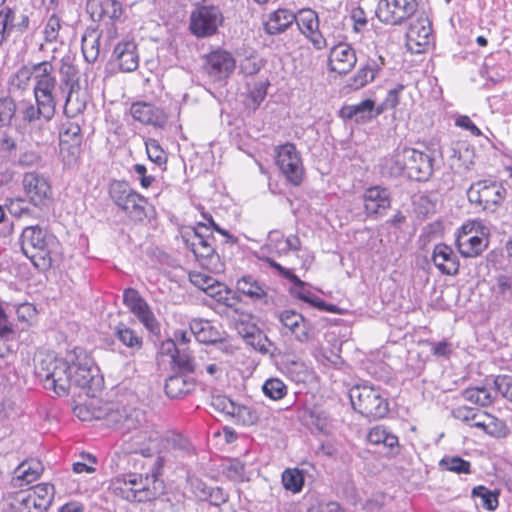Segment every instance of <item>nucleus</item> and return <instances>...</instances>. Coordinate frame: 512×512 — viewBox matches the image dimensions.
Listing matches in <instances>:
<instances>
[{"mask_svg": "<svg viewBox=\"0 0 512 512\" xmlns=\"http://www.w3.org/2000/svg\"><path fill=\"white\" fill-rule=\"evenodd\" d=\"M148 158L155 164L161 166L166 163L167 156L157 140L149 138L145 141Z\"/></svg>", "mask_w": 512, "mask_h": 512, "instance_id": "13d9d810", "label": "nucleus"}, {"mask_svg": "<svg viewBox=\"0 0 512 512\" xmlns=\"http://www.w3.org/2000/svg\"><path fill=\"white\" fill-rule=\"evenodd\" d=\"M130 311L149 331L154 332L158 328V322L146 300L133 307Z\"/></svg>", "mask_w": 512, "mask_h": 512, "instance_id": "49530a36", "label": "nucleus"}, {"mask_svg": "<svg viewBox=\"0 0 512 512\" xmlns=\"http://www.w3.org/2000/svg\"><path fill=\"white\" fill-rule=\"evenodd\" d=\"M14 11L5 7L0 11V46L8 38L11 29L14 27Z\"/></svg>", "mask_w": 512, "mask_h": 512, "instance_id": "4d7b16f0", "label": "nucleus"}, {"mask_svg": "<svg viewBox=\"0 0 512 512\" xmlns=\"http://www.w3.org/2000/svg\"><path fill=\"white\" fill-rule=\"evenodd\" d=\"M486 422H482L481 429H483L486 433L495 436V437H505L509 430L506 423L495 416L491 415L490 417H485Z\"/></svg>", "mask_w": 512, "mask_h": 512, "instance_id": "5fc2aeb1", "label": "nucleus"}, {"mask_svg": "<svg viewBox=\"0 0 512 512\" xmlns=\"http://www.w3.org/2000/svg\"><path fill=\"white\" fill-rule=\"evenodd\" d=\"M282 325V334L291 335L300 343H307L313 338V328L302 314L294 310H284L278 315Z\"/></svg>", "mask_w": 512, "mask_h": 512, "instance_id": "aec40b11", "label": "nucleus"}, {"mask_svg": "<svg viewBox=\"0 0 512 512\" xmlns=\"http://www.w3.org/2000/svg\"><path fill=\"white\" fill-rule=\"evenodd\" d=\"M439 466L443 470L454 472L457 474H469L471 472V464L469 461L458 456H447L441 459Z\"/></svg>", "mask_w": 512, "mask_h": 512, "instance_id": "3c124183", "label": "nucleus"}, {"mask_svg": "<svg viewBox=\"0 0 512 512\" xmlns=\"http://www.w3.org/2000/svg\"><path fill=\"white\" fill-rule=\"evenodd\" d=\"M27 491L39 503L44 511H46L52 503L54 496V487L48 483H41L30 487Z\"/></svg>", "mask_w": 512, "mask_h": 512, "instance_id": "a18cd8bd", "label": "nucleus"}, {"mask_svg": "<svg viewBox=\"0 0 512 512\" xmlns=\"http://www.w3.org/2000/svg\"><path fill=\"white\" fill-rule=\"evenodd\" d=\"M467 197L471 203L483 209L494 210L504 201L506 189L497 181L480 180L468 188Z\"/></svg>", "mask_w": 512, "mask_h": 512, "instance_id": "4468645a", "label": "nucleus"}, {"mask_svg": "<svg viewBox=\"0 0 512 512\" xmlns=\"http://www.w3.org/2000/svg\"><path fill=\"white\" fill-rule=\"evenodd\" d=\"M451 165L459 168L469 169L474 163L475 151L467 141H456L448 148Z\"/></svg>", "mask_w": 512, "mask_h": 512, "instance_id": "c85d7f7f", "label": "nucleus"}, {"mask_svg": "<svg viewBox=\"0 0 512 512\" xmlns=\"http://www.w3.org/2000/svg\"><path fill=\"white\" fill-rule=\"evenodd\" d=\"M354 106L356 112L355 121L357 123H366L373 118L374 101L366 99Z\"/></svg>", "mask_w": 512, "mask_h": 512, "instance_id": "69168bd1", "label": "nucleus"}, {"mask_svg": "<svg viewBox=\"0 0 512 512\" xmlns=\"http://www.w3.org/2000/svg\"><path fill=\"white\" fill-rule=\"evenodd\" d=\"M357 63L354 48L348 43H339L330 49L328 65L330 71L347 74Z\"/></svg>", "mask_w": 512, "mask_h": 512, "instance_id": "5701e85b", "label": "nucleus"}, {"mask_svg": "<svg viewBox=\"0 0 512 512\" xmlns=\"http://www.w3.org/2000/svg\"><path fill=\"white\" fill-rule=\"evenodd\" d=\"M498 392L495 391L494 384L491 387L477 386L465 389L462 396L466 401L485 407L493 403Z\"/></svg>", "mask_w": 512, "mask_h": 512, "instance_id": "e433bc0d", "label": "nucleus"}, {"mask_svg": "<svg viewBox=\"0 0 512 512\" xmlns=\"http://www.w3.org/2000/svg\"><path fill=\"white\" fill-rule=\"evenodd\" d=\"M22 188L28 202L36 208L43 209L52 201V188L49 180L37 172H27L22 178Z\"/></svg>", "mask_w": 512, "mask_h": 512, "instance_id": "dca6fc26", "label": "nucleus"}, {"mask_svg": "<svg viewBox=\"0 0 512 512\" xmlns=\"http://www.w3.org/2000/svg\"><path fill=\"white\" fill-rule=\"evenodd\" d=\"M115 338L131 353H135L142 349L143 338L133 329L128 327L125 323L119 322L113 328Z\"/></svg>", "mask_w": 512, "mask_h": 512, "instance_id": "473e14b6", "label": "nucleus"}, {"mask_svg": "<svg viewBox=\"0 0 512 512\" xmlns=\"http://www.w3.org/2000/svg\"><path fill=\"white\" fill-rule=\"evenodd\" d=\"M134 120L154 127L162 128L167 123V115L163 109L147 102H135L130 107Z\"/></svg>", "mask_w": 512, "mask_h": 512, "instance_id": "b1692460", "label": "nucleus"}, {"mask_svg": "<svg viewBox=\"0 0 512 512\" xmlns=\"http://www.w3.org/2000/svg\"><path fill=\"white\" fill-rule=\"evenodd\" d=\"M262 391L266 397L277 401L283 399L287 395L288 388L281 379L269 378L264 382Z\"/></svg>", "mask_w": 512, "mask_h": 512, "instance_id": "09e8293b", "label": "nucleus"}, {"mask_svg": "<svg viewBox=\"0 0 512 512\" xmlns=\"http://www.w3.org/2000/svg\"><path fill=\"white\" fill-rule=\"evenodd\" d=\"M100 38L101 35L97 30H87L82 36L81 49L84 59L88 63H94L100 56Z\"/></svg>", "mask_w": 512, "mask_h": 512, "instance_id": "ea45409f", "label": "nucleus"}, {"mask_svg": "<svg viewBox=\"0 0 512 512\" xmlns=\"http://www.w3.org/2000/svg\"><path fill=\"white\" fill-rule=\"evenodd\" d=\"M59 82L72 96V93L79 87L78 69L70 56H65L60 61Z\"/></svg>", "mask_w": 512, "mask_h": 512, "instance_id": "2f4dec72", "label": "nucleus"}, {"mask_svg": "<svg viewBox=\"0 0 512 512\" xmlns=\"http://www.w3.org/2000/svg\"><path fill=\"white\" fill-rule=\"evenodd\" d=\"M161 471L153 465L151 474L128 473L114 478L113 494L129 502H148L164 494L165 484L159 478Z\"/></svg>", "mask_w": 512, "mask_h": 512, "instance_id": "f03ea898", "label": "nucleus"}, {"mask_svg": "<svg viewBox=\"0 0 512 512\" xmlns=\"http://www.w3.org/2000/svg\"><path fill=\"white\" fill-rule=\"evenodd\" d=\"M418 0H379L376 16L388 25H400L417 11Z\"/></svg>", "mask_w": 512, "mask_h": 512, "instance_id": "2eb2a0df", "label": "nucleus"}, {"mask_svg": "<svg viewBox=\"0 0 512 512\" xmlns=\"http://www.w3.org/2000/svg\"><path fill=\"white\" fill-rule=\"evenodd\" d=\"M55 110L43 102L35 101V104L27 103L21 110L24 122L29 124H47L54 117Z\"/></svg>", "mask_w": 512, "mask_h": 512, "instance_id": "c756f323", "label": "nucleus"}, {"mask_svg": "<svg viewBox=\"0 0 512 512\" xmlns=\"http://www.w3.org/2000/svg\"><path fill=\"white\" fill-rule=\"evenodd\" d=\"M364 211L368 217H377L386 214L391 206V194L387 188L372 186L363 194Z\"/></svg>", "mask_w": 512, "mask_h": 512, "instance_id": "4be33fe9", "label": "nucleus"}, {"mask_svg": "<svg viewBox=\"0 0 512 512\" xmlns=\"http://www.w3.org/2000/svg\"><path fill=\"white\" fill-rule=\"evenodd\" d=\"M223 17L220 10L213 6H203L194 11L190 18V30L197 37L213 35Z\"/></svg>", "mask_w": 512, "mask_h": 512, "instance_id": "6ab92c4d", "label": "nucleus"}, {"mask_svg": "<svg viewBox=\"0 0 512 512\" xmlns=\"http://www.w3.org/2000/svg\"><path fill=\"white\" fill-rule=\"evenodd\" d=\"M262 66V59L257 54H250L244 57L239 63V69L245 75L258 73Z\"/></svg>", "mask_w": 512, "mask_h": 512, "instance_id": "052dcab7", "label": "nucleus"}, {"mask_svg": "<svg viewBox=\"0 0 512 512\" xmlns=\"http://www.w3.org/2000/svg\"><path fill=\"white\" fill-rule=\"evenodd\" d=\"M494 302L504 306L512 301V274H500L492 286Z\"/></svg>", "mask_w": 512, "mask_h": 512, "instance_id": "4c0bfd02", "label": "nucleus"}, {"mask_svg": "<svg viewBox=\"0 0 512 512\" xmlns=\"http://www.w3.org/2000/svg\"><path fill=\"white\" fill-rule=\"evenodd\" d=\"M42 61L34 63L31 66L23 65L14 74L10 76L9 86L11 91H25L30 86V81H35V71Z\"/></svg>", "mask_w": 512, "mask_h": 512, "instance_id": "58836bf2", "label": "nucleus"}, {"mask_svg": "<svg viewBox=\"0 0 512 512\" xmlns=\"http://www.w3.org/2000/svg\"><path fill=\"white\" fill-rule=\"evenodd\" d=\"M74 351L66 358H58L53 354H46L36 365V373L42 380L46 389L63 395L71 388L72 371L75 369L73 360Z\"/></svg>", "mask_w": 512, "mask_h": 512, "instance_id": "423d86ee", "label": "nucleus"}, {"mask_svg": "<svg viewBox=\"0 0 512 512\" xmlns=\"http://www.w3.org/2000/svg\"><path fill=\"white\" fill-rule=\"evenodd\" d=\"M403 89V85H397L395 88L389 90L383 102L377 107L375 115H379L385 110L395 108L399 103L400 93Z\"/></svg>", "mask_w": 512, "mask_h": 512, "instance_id": "e2e57ef3", "label": "nucleus"}, {"mask_svg": "<svg viewBox=\"0 0 512 512\" xmlns=\"http://www.w3.org/2000/svg\"><path fill=\"white\" fill-rule=\"evenodd\" d=\"M107 423L123 434L125 453L152 457L159 446L160 433L148 423L146 413L135 407H116L106 416Z\"/></svg>", "mask_w": 512, "mask_h": 512, "instance_id": "f257e3e1", "label": "nucleus"}, {"mask_svg": "<svg viewBox=\"0 0 512 512\" xmlns=\"http://www.w3.org/2000/svg\"><path fill=\"white\" fill-rule=\"evenodd\" d=\"M41 471L42 467L39 462H24L15 469L12 484L14 487L19 488L29 485L39 478Z\"/></svg>", "mask_w": 512, "mask_h": 512, "instance_id": "f704fd0d", "label": "nucleus"}, {"mask_svg": "<svg viewBox=\"0 0 512 512\" xmlns=\"http://www.w3.org/2000/svg\"><path fill=\"white\" fill-rule=\"evenodd\" d=\"M206 228L205 225H199L194 230L193 235L186 239V246L193 252L200 264L212 273H222L224 263L220 260L213 246L214 238L210 235H204L200 229Z\"/></svg>", "mask_w": 512, "mask_h": 512, "instance_id": "9d476101", "label": "nucleus"}, {"mask_svg": "<svg viewBox=\"0 0 512 512\" xmlns=\"http://www.w3.org/2000/svg\"><path fill=\"white\" fill-rule=\"evenodd\" d=\"M271 268L275 269L280 276L292 282L290 293L293 297L311 304L314 307L324 308L325 303L309 290L307 284L296 276L292 270L287 269L271 257L263 259Z\"/></svg>", "mask_w": 512, "mask_h": 512, "instance_id": "a211bd4d", "label": "nucleus"}, {"mask_svg": "<svg viewBox=\"0 0 512 512\" xmlns=\"http://www.w3.org/2000/svg\"><path fill=\"white\" fill-rule=\"evenodd\" d=\"M112 59L118 65L120 71H135L139 66V57L135 42L131 39L120 41L114 48Z\"/></svg>", "mask_w": 512, "mask_h": 512, "instance_id": "393cba45", "label": "nucleus"}, {"mask_svg": "<svg viewBox=\"0 0 512 512\" xmlns=\"http://www.w3.org/2000/svg\"><path fill=\"white\" fill-rule=\"evenodd\" d=\"M432 29L428 19L420 18L412 23L407 32V39L418 46H424L429 43V37Z\"/></svg>", "mask_w": 512, "mask_h": 512, "instance_id": "79ce46f5", "label": "nucleus"}, {"mask_svg": "<svg viewBox=\"0 0 512 512\" xmlns=\"http://www.w3.org/2000/svg\"><path fill=\"white\" fill-rule=\"evenodd\" d=\"M349 397L354 410L367 418H384L389 412V402L379 387L355 385L350 389Z\"/></svg>", "mask_w": 512, "mask_h": 512, "instance_id": "6e6552de", "label": "nucleus"}, {"mask_svg": "<svg viewBox=\"0 0 512 512\" xmlns=\"http://www.w3.org/2000/svg\"><path fill=\"white\" fill-rule=\"evenodd\" d=\"M19 243L23 254L38 269H48L52 264L51 253L57 245L56 238L39 225L26 226Z\"/></svg>", "mask_w": 512, "mask_h": 512, "instance_id": "39448f33", "label": "nucleus"}, {"mask_svg": "<svg viewBox=\"0 0 512 512\" xmlns=\"http://www.w3.org/2000/svg\"><path fill=\"white\" fill-rule=\"evenodd\" d=\"M81 461L74 462L72 470L76 474H91L96 471V458L91 454H81Z\"/></svg>", "mask_w": 512, "mask_h": 512, "instance_id": "680f3d73", "label": "nucleus"}, {"mask_svg": "<svg viewBox=\"0 0 512 512\" xmlns=\"http://www.w3.org/2000/svg\"><path fill=\"white\" fill-rule=\"evenodd\" d=\"M82 142L81 128L76 123L63 124L60 131L61 150H71L72 154L79 151Z\"/></svg>", "mask_w": 512, "mask_h": 512, "instance_id": "c9c22d12", "label": "nucleus"}, {"mask_svg": "<svg viewBox=\"0 0 512 512\" xmlns=\"http://www.w3.org/2000/svg\"><path fill=\"white\" fill-rule=\"evenodd\" d=\"M113 203L133 222L142 223L148 218V200L135 191L128 182L113 180L109 185Z\"/></svg>", "mask_w": 512, "mask_h": 512, "instance_id": "0eeeda50", "label": "nucleus"}, {"mask_svg": "<svg viewBox=\"0 0 512 512\" xmlns=\"http://www.w3.org/2000/svg\"><path fill=\"white\" fill-rule=\"evenodd\" d=\"M172 359L181 372L192 373L198 368V364L186 347H181L176 354H172Z\"/></svg>", "mask_w": 512, "mask_h": 512, "instance_id": "8fccbe9b", "label": "nucleus"}, {"mask_svg": "<svg viewBox=\"0 0 512 512\" xmlns=\"http://www.w3.org/2000/svg\"><path fill=\"white\" fill-rule=\"evenodd\" d=\"M192 378L184 374L170 376L165 382V392L169 398H180L194 389Z\"/></svg>", "mask_w": 512, "mask_h": 512, "instance_id": "72a5a7b5", "label": "nucleus"}, {"mask_svg": "<svg viewBox=\"0 0 512 512\" xmlns=\"http://www.w3.org/2000/svg\"><path fill=\"white\" fill-rule=\"evenodd\" d=\"M203 68L212 81L224 82L233 74L236 60L230 52L217 49L205 56Z\"/></svg>", "mask_w": 512, "mask_h": 512, "instance_id": "f3484780", "label": "nucleus"}, {"mask_svg": "<svg viewBox=\"0 0 512 512\" xmlns=\"http://www.w3.org/2000/svg\"><path fill=\"white\" fill-rule=\"evenodd\" d=\"M71 387L79 388L88 397H96L101 391L102 379L95 375L93 360L82 349H75Z\"/></svg>", "mask_w": 512, "mask_h": 512, "instance_id": "1a4fd4ad", "label": "nucleus"}, {"mask_svg": "<svg viewBox=\"0 0 512 512\" xmlns=\"http://www.w3.org/2000/svg\"><path fill=\"white\" fill-rule=\"evenodd\" d=\"M367 440L370 444L383 445L390 449L397 448L399 445L398 437L383 425L372 427L367 434Z\"/></svg>", "mask_w": 512, "mask_h": 512, "instance_id": "a19ab883", "label": "nucleus"}, {"mask_svg": "<svg viewBox=\"0 0 512 512\" xmlns=\"http://www.w3.org/2000/svg\"><path fill=\"white\" fill-rule=\"evenodd\" d=\"M11 506L15 512H45L27 490L17 492Z\"/></svg>", "mask_w": 512, "mask_h": 512, "instance_id": "c03bdc74", "label": "nucleus"}, {"mask_svg": "<svg viewBox=\"0 0 512 512\" xmlns=\"http://www.w3.org/2000/svg\"><path fill=\"white\" fill-rule=\"evenodd\" d=\"M495 391L512 403V376L498 375L493 378Z\"/></svg>", "mask_w": 512, "mask_h": 512, "instance_id": "bf43d9fd", "label": "nucleus"}, {"mask_svg": "<svg viewBox=\"0 0 512 512\" xmlns=\"http://www.w3.org/2000/svg\"><path fill=\"white\" fill-rule=\"evenodd\" d=\"M231 418L238 424L243 426H251L254 425L258 419V413L252 407L235 404V411L231 415Z\"/></svg>", "mask_w": 512, "mask_h": 512, "instance_id": "864d4df0", "label": "nucleus"}, {"mask_svg": "<svg viewBox=\"0 0 512 512\" xmlns=\"http://www.w3.org/2000/svg\"><path fill=\"white\" fill-rule=\"evenodd\" d=\"M275 163L286 180L294 185L301 184L304 166L300 152L292 143H285L275 148Z\"/></svg>", "mask_w": 512, "mask_h": 512, "instance_id": "ddd939ff", "label": "nucleus"}, {"mask_svg": "<svg viewBox=\"0 0 512 512\" xmlns=\"http://www.w3.org/2000/svg\"><path fill=\"white\" fill-rule=\"evenodd\" d=\"M296 19V13L286 8H279L274 11L265 24L268 34L275 35L284 32Z\"/></svg>", "mask_w": 512, "mask_h": 512, "instance_id": "7c9ffc66", "label": "nucleus"}, {"mask_svg": "<svg viewBox=\"0 0 512 512\" xmlns=\"http://www.w3.org/2000/svg\"><path fill=\"white\" fill-rule=\"evenodd\" d=\"M472 496L481 500L480 504L483 508L488 511H494L499 504L497 491H491L485 486H477L472 490Z\"/></svg>", "mask_w": 512, "mask_h": 512, "instance_id": "de8ad7c7", "label": "nucleus"}, {"mask_svg": "<svg viewBox=\"0 0 512 512\" xmlns=\"http://www.w3.org/2000/svg\"><path fill=\"white\" fill-rule=\"evenodd\" d=\"M100 17L117 20L122 15V5L117 0H103L100 4Z\"/></svg>", "mask_w": 512, "mask_h": 512, "instance_id": "0e129e2a", "label": "nucleus"}, {"mask_svg": "<svg viewBox=\"0 0 512 512\" xmlns=\"http://www.w3.org/2000/svg\"><path fill=\"white\" fill-rule=\"evenodd\" d=\"M159 446L154 450L158 457L154 466L161 469L168 464H174L192 452V446L187 438L176 432H168L159 438Z\"/></svg>", "mask_w": 512, "mask_h": 512, "instance_id": "9b49d317", "label": "nucleus"}, {"mask_svg": "<svg viewBox=\"0 0 512 512\" xmlns=\"http://www.w3.org/2000/svg\"><path fill=\"white\" fill-rule=\"evenodd\" d=\"M295 23L300 33L311 42L315 49L321 50L326 47V39L319 29V17L314 10L300 9L296 13Z\"/></svg>", "mask_w": 512, "mask_h": 512, "instance_id": "412c9836", "label": "nucleus"}, {"mask_svg": "<svg viewBox=\"0 0 512 512\" xmlns=\"http://www.w3.org/2000/svg\"><path fill=\"white\" fill-rule=\"evenodd\" d=\"M281 480L285 490L296 494L303 489L305 472L299 468H287L282 472Z\"/></svg>", "mask_w": 512, "mask_h": 512, "instance_id": "37998d69", "label": "nucleus"}, {"mask_svg": "<svg viewBox=\"0 0 512 512\" xmlns=\"http://www.w3.org/2000/svg\"><path fill=\"white\" fill-rule=\"evenodd\" d=\"M236 290L254 302L267 303L268 287L252 275H243L239 278Z\"/></svg>", "mask_w": 512, "mask_h": 512, "instance_id": "cd10ccee", "label": "nucleus"}, {"mask_svg": "<svg viewBox=\"0 0 512 512\" xmlns=\"http://www.w3.org/2000/svg\"><path fill=\"white\" fill-rule=\"evenodd\" d=\"M384 65V58L380 55L368 58L349 79L348 86L353 90H358L364 87L376 78Z\"/></svg>", "mask_w": 512, "mask_h": 512, "instance_id": "a878e982", "label": "nucleus"}, {"mask_svg": "<svg viewBox=\"0 0 512 512\" xmlns=\"http://www.w3.org/2000/svg\"><path fill=\"white\" fill-rule=\"evenodd\" d=\"M268 247L271 252H275L279 256L286 255L288 253V250H287V247L285 244V238L278 231L270 232L269 238H268Z\"/></svg>", "mask_w": 512, "mask_h": 512, "instance_id": "774afa93", "label": "nucleus"}, {"mask_svg": "<svg viewBox=\"0 0 512 512\" xmlns=\"http://www.w3.org/2000/svg\"><path fill=\"white\" fill-rule=\"evenodd\" d=\"M60 29H61L60 18L57 15L52 14L48 18V20L45 24V27H44L43 33H44V39H45L46 43H42L40 45V47H39L40 51H45L47 44H53L57 41Z\"/></svg>", "mask_w": 512, "mask_h": 512, "instance_id": "603ef678", "label": "nucleus"}, {"mask_svg": "<svg viewBox=\"0 0 512 512\" xmlns=\"http://www.w3.org/2000/svg\"><path fill=\"white\" fill-rule=\"evenodd\" d=\"M432 260L441 273L446 275L458 273L460 266L458 256L448 245L444 243L437 244L433 250Z\"/></svg>", "mask_w": 512, "mask_h": 512, "instance_id": "bb28decb", "label": "nucleus"}, {"mask_svg": "<svg viewBox=\"0 0 512 512\" xmlns=\"http://www.w3.org/2000/svg\"><path fill=\"white\" fill-rule=\"evenodd\" d=\"M488 233L478 221L464 223L457 235L456 244L463 257L480 255L488 246Z\"/></svg>", "mask_w": 512, "mask_h": 512, "instance_id": "f8f14e48", "label": "nucleus"}, {"mask_svg": "<svg viewBox=\"0 0 512 512\" xmlns=\"http://www.w3.org/2000/svg\"><path fill=\"white\" fill-rule=\"evenodd\" d=\"M51 51V59L42 61V65L38 66L35 71L34 99L35 101L45 103L55 111L56 106L63 102L64 109L67 111V107L71 102V95L62 86L55 74L53 61L57 47L53 46Z\"/></svg>", "mask_w": 512, "mask_h": 512, "instance_id": "20e7f679", "label": "nucleus"}, {"mask_svg": "<svg viewBox=\"0 0 512 512\" xmlns=\"http://www.w3.org/2000/svg\"><path fill=\"white\" fill-rule=\"evenodd\" d=\"M433 157L410 147H398L386 160L391 176L405 175L416 181H427L433 174Z\"/></svg>", "mask_w": 512, "mask_h": 512, "instance_id": "7ed1b4c3", "label": "nucleus"}, {"mask_svg": "<svg viewBox=\"0 0 512 512\" xmlns=\"http://www.w3.org/2000/svg\"><path fill=\"white\" fill-rule=\"evenodd\" d=\"M9 213L17 218L31 217L32 210L22 198L11 199L7 204Z\"/></svg>", "mask_w": 512, "mask_h": 512, "instance_id": "338daca9", "label": "nucleus"}, {"mask_svg": "<svg viewBox=\"0 0 512 512\" xmlns=\"http://www.w3.org/2000/svg\"><path fill=\"white\" fill-rule=\"evenodd\" d=\"M15 113V101L10 97L0 98V128L10 125Z\"/></svg>", "mask_w": 512, "mask_h": 512, "instance_id": "6e6d98bb", "label": "nucleus"}]
</instances>
